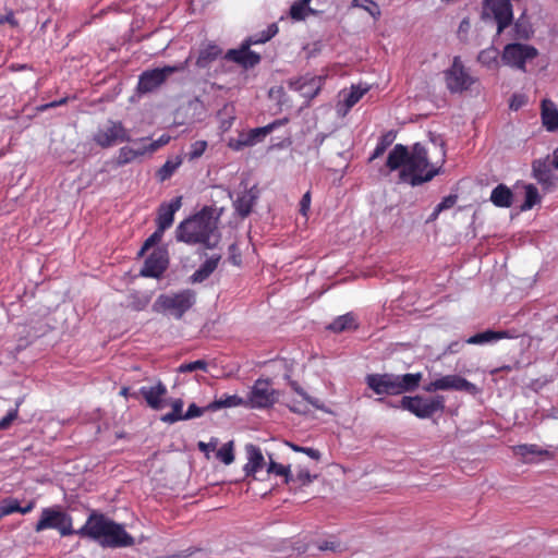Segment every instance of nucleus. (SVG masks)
Returning <instances> with one entry per match:
<instances>
[{"mask_svg":"<svg viewBox=\"0 0 558 558\" xmlns=\"http://www.w3.org/2000/svg\"><path fill=\"white\" fill-rule=\"evenodd\" d=\"M537 54V49L531 45L512 43L505 46L501 61L508 66L525 71L526 61L533 60Z\"/></svg>","mask_w":558,"mask_h":558,"instance_id":"nucleus-11","label":"nucleus"},{"mask_svg":"<svg viewBox=\"0 0 558 558\" xmlns=\"http://www.w3.org/2000/svg\"><path fill=\"white\" fill-rule=\"evenodd\" d=\"M279 28L277 26L276 23H272L270 25H268V27L258 33V34H254L250 37H247L245 40H252V41H256L255 45H258V44H264L268 40H270L272 37L276 36V34L278 33Z\"/></svg>","mask_w":558,"mask_h":558,"instance_id":"nucleus-39","label":"nucleus"},{"mask_svg":"<svg viewBox=\"0 0 558 558\" xmlns=\"http://www.w3.org/2000/svg\"><path fill=\"white\" fill-rule=\"evenodd\" d=\"M49 529L57 530L61 536L77 535V530L73 529L72 517L60 507L44 508L34 526L37 533Z\"/></svg>","mask_w":558,"mask_h":558,"instance_id":"nucleus-7","label":"nucleus"},{"mask_svg":"<svg viewBox=\"0 0 558 558\" xmlns=\"http://www.w3.org/2000/svg\"><path fill=\"white\" fill-rule=\"evenodd\" d=\"M422 373L396 375L391 373L369 374L365 383L376 395L397 396L415 391L422 380Z\"/></svg>","mask_w":558,"mask_h":558,"instance_id":"nucleus-4","label":"nucleus"},{"mask_svg":"<svg viewBox=\"0 0 558 558\" xmlns=\"http://www.w3.org/2000/svg\"><path fill=\"white\" fill-rule=\"evenodd\" d=\"M20 502L15 498L3 499L0 505V515H9L14 512H19Z\"/></svg>","mask_w":558,"mask_h":558,"instance_id":"nucleus-44","label":"nucleus"},{"mask_svg":"<svg viewBox=\"0 0 558 558\" xmlns=\"http://www.w3.org/2000/svg\"><path fill=\"white\" fill-rule=\"evenodd\" d=\"M440 213H441V210H438V207L436 206V207L434 208V211H433V213L430 214V216L428 217L427 222L435 221V220L438 218V216H439V214H440Z\"/></svg>","mask_w":558,"mask_h":558,"instance_id":"nucleus-62","label":"nucleus"},{"mask_svg":"<svg viewBox=\"0 0 558 558\" xmlns=\"http://www.w3.org/2000/svg\"><path fill=\"white\" fill-rule=\"evenodd\" d=\"M352 7L362 8L367 11L375 20L380 16L379 5L373 0H353Z\"/></svg>","mask_w":558,"mask_h":558,"instance_id":"nucleus-41","label":"nucleus"},{"mask_svg":"<svg viewBox=\"0 0 558 558\" xmlns=\"http://www.w3.org/2000/svg\"><path fill=\"white\" fill-rule=\"evenodd\" d=\"M163 233L165 230H160V228L157 227L155 232L145 240L140 253L143 254L145 251L149 250L150 247L159 243L162 239Z\"/></svg>","mask_w":558,"mask_h":558,"instance_id":"nucleus-47","label":"nucleus"},{"mask_svg":"<svg viewBox=\"0 0 558 558\" xmlns=\"http://www.w3.org/2000/svg\"><path fill=\"white\" fill-rule=\"evenodd\" d=\"M68 98H62L60 100H57V101H51L49 104H46V105H43L39 110H46L48 108H56L58 106H61V105H64L66 102Z\"/></svg>","mask_w":558,"mask_h":558,"instance_id":"nucleus-57","label":"nucleus"},{"mask_svg":"<svg viewBox=\"0 0 558 558\" xmlns=\"http://www.w3.org/2000/svg\"><path fill=\"white\" fill-rule=\"evenodd\" d=\"M145 154H147V149H145V146L138 149L129 146H123L119 149L116 162L118 166H124L134 161L136 158L144 156Z\"/></svg>","mask_w":558,"mask_h":558,"instance_id":"nucleus-31","label":"nucleus"},{"mask_svg":"<svg viewBox=\"0 0 558 558\" xmlns=\"http://www.w3.org/2000/svg\"><path fill=\"white\" fill-rule=\"evenodd\" d=\"M171 405V412L166 413L161 416V421L163 423L173 424L179 421H184V412H183V405L184 402L182 399H173L170 402Z\"/></svg>","mask_w":558,"mask_h":558,"instance_id":"nucleus-32","label":"nucleus"},{"mask_svg":"<svg viewBox=\"0 0 558 558\" xmlns=\"http://www.w3.org/2000/svg\"><path fill=\"white\" fill-rule=\"evenodd\" d=\"M541 197L538 194L537 189L530 184L525 187V199L524 203L521 205L522 210H529L533 208L537 203H539Z\"/></svg>","mask_w":558,"mask_h":558,"instance_id":"nucleus-40","label":"nucleus"},{"mask_svg":"<svg viewBox=\"0 0 558 558\" xmlns=\"http://www.w3.org/2000/svg\"><path fill=\"white\" fill-rule=\"evenodd\" d=\"M216 456L225 464H227V465L231 464L234 461L233 442L229 441V442L225 444L217 451Z\"/></svg>","mask_w":558,"mask_h":558,"instance_id":"nucleus-42","label":"nucleus"},{"mask_svg":"<svg viewBox=\"0 0 558 558\" xmlns=\"http://www.w3.org/2000/svg\"><path fill=\"white\" fill-rule=\"evenodd\" d=\"M182 162L183 159L181 156H175L173 158L167 159V161L156 171V179L159 182H165L169 180L179 169Z\"/></svg>","mask_w":558,"mask_h":558,"instance_id":"nucleus-29","label":"nucleus"},{"mask_svg":"<svg viewBox=\"0 0 558 558\" xmlns=\"http://www.w3.org/2000/svg\"><path fill=\"white\" fill-rule=\"evenodd\" d=\"M308 404L310 403H307L303 399H302V401L291 400L288 403V407L294 413L304 414V413H307L310 411Z\"/></svg>","mask_w":558,"mask_h":558,"instance_id":"nucleus-50","label":"nucleus"},{"mask_svg":"<svg viewBox=\"0 0 558 558\" xmlns=\"http://www.w3.org/2000/svg\"><path fill=\"white\" fill-rule=\"evenodd\" d=\"M498 57H499V51L496 47L494 46H490L486 49H483L478 56H477V61L488 68V69H497L498 66Z\"/></svg>","mask_w":558,"mask_h":558,"instance_id":"nucleus-33","label":"nucleus"},{"mask_svg":"<svg viewBox=\"0 0 558 558\" xmlns=\"http://www.w3.org/2000/svg\"><path fill=\"white\" fill-rule=\"evenodd\" d=\"M177 239L187 244H201L205 248H214L220 241L217 219L214 209L205 206L193 217L182 221L175 231Z\"/></svg>","mask_w":558,"mask_h":558,"instance_id":"nucleus-3","label":"nucleus"},{"mask_svg":"<svg viewBox=\"0 0 558 558\" xmlns=\"http://www.w3.org/2000/svg\"><path fill=\"white\" fill-rule=\"evenodd\" d=\"M492 203L497 207L508 208L512 205L513 193L505 184H498L490 194Z\"/></svg>","mask_w":558,"mask_h":558,"instance_id":"nucleus-27","label":"nucleus"},{"mask_svg":"<svg viewBox=\"0 0 558 558\" xmlns=\"http://www.w3.org/2000/svg\"><path fill=\"white\" fill-rule=\"evenodd\" d=\"M378 401L386 402L388 405L393 408L407 410L418 418H428L432 417L435 413L442 412L445 410V397L440 395L433 398H424L422 396H404L398 405L388 402L384 398H379Z\"/></svg>","mask_w":558,"mask_h":558,"instance_id":"nucleus-6","label":"nucleus"},{"mask_svg":"<svg viewBox=\"0 0 558 558\" xmlns=\"http://www.w3.org/2000/svg\"><path fill=\"white\" fill-rule=\"evenodd\" d=\"M533 175L545 189L555 186L557 178L553 173L549 158L536 159L532 163Z\"/></svg>","mask_w":558,"mask_h":558,"instance_id":"nucleus-20","label":"nucleus"},{"mask_svg":"<svg viewBox=\"0 0 558 558\" xmlns=\"http://www.w3.org/2000/svg\"><path fill=\"white\" fill-rule=\"evenodd\" d=\"M457 202L456 195H449L442 198V201L437 205L438 210H446L451 208Z\"/></svg>","mask_w":558,"mask_h":558,"instance_id":"nucleus-54","label":"nucleus"},{"mask_svg":"<svg viewBox=\"0 0 558 558\" xmlns=\"http://www.w3.org/2000/svg\"><path fill=\"white\" fill-rule=\"evenodd\" d=\"M207 410V407L205 408H199L198 405H196L195 403H191L187 408V411L184 412V421L186 420H191V418H195V417H199L202 416Z\"/></svg>","mask_w":558,"mask_h":558,"instance_id":"nucleus-49","label":"nucleus"},{"mask_svg":"<svg viewBox=\"0 0 558 558\" xmlns=\"http://www.w3.org/2000/svg\"><path fill=\"white\" fill-rule=\"evenodd\" d=\"M396 134L392 131H388L379 137L377 145L369 157V161H373L384 155L386 149L393 143Z\"/></svg>","mask_w":558,"mask_h":558,"instance_id":"nucleus-34","label":"nucleus"},{"mask_svg":"<svg viewBox=\"0 0 558 558\" xmlns=\"http://www.w3.org/2000/svg\"><path fill=\"white\" fill-rule=\"evenodd\" d=\"M311 0H298L290 8V16L295 21L304 20L310 13L314 11L310 8Z\"/></svg>","mask_w":558,"mask_h":558,"instance_id":"nucleus-36","label":"nucleus"},{"mask_svg":"<svg viewBox=\"0 0 558 558\" xmlns=\"http://www.w3.org/2000/svg\"><path fill=\"white\" fill-rule=\"evenodd\" d=\"M320 550H331V551H340L341 544L339 542H328L325 541L319 545Z\"/></svg>","mask_w":558,"mask_h":558,"instance_id":"nucleus-55","label":"nucleus"},{"mask_svg":"<svg viewBox=\"0 0 558 558\" xmlns=\"http://www.w3.org/2000/svg\"><path fill=\"white\" fill-rule=\"evenodd\" d=\"M246 453H247V463L244 465V472L247 477H255V474L260 471L265 465V459L262 453V450L254 446V445H247L246 446Z\"/></svg>","mask_w":558,"mask_h":558,"instance_id":"nucleus-21","label":"nucleus"},{"mask_svg":"<svg viewBox=\"0 0 558 558\" xmlns=\"http://www.w3.org/2000/svg\"><path fill=\"white\" fill-rule=\"evenodd\" d=\"M120 395L122 397H124V398H128L129 396H131L130 388L129 387H122L121 390H120ZM132 397H136V395L133 393Z\"/></svg>","mask_w":558,"mask_h":558,"instance_id":"nucleus-63","label":"nucleus"},{"mask_svg":"<svg viewBox=\"0 0 558 558\" xmlns=\"http://www.w3.org/2000/svg\"><path fill=\"white\" fill-rule=\"evenodd\" d=\"M256 195L252 191H244L234 201V209L242 218L247 217L256 202Z\"/></svg>","mask_w":558,"mask_h":558,"instance_id":"nucleus-26","label":"nucleus"},{"mask_svg":"<svg viewBox=\"0 0 558 558\" xmlns=\"http://www.w3.org/2000/svg\"><path fill=\"white\" fill-rule=\"evenodd\" d=\"M189 59L175 65H166L153 70L144 71L140 77L136 90L138 94H147L156 90L167 80V77L175 72H182L186 69Z\"/></svg>","mask_w":558,"mask_h":558,"instance_id":"nucleus-8","label":"nucleus"},{"mask_svg":"<svg viewBox=\"0 0 558 558\" xmlns=\"http://www.w3.org/2000/svg\"><path fill=\"white\" fill-rule=\"evenodd\" d=\"M291 387L304 401H306L316 409L323 410V404L320 403V401L308 396L307 392L296 381H292Z\"/></svg>","mask_w":558,"mask_h":558,"instance_id":"nucleus-43","label":"nucleus"},{"mask_svg":"<svg viewBox=\"0 0 558 558\" xmlns=\"http://www.w3.org/2000/svg\"><path fill=\"white\" fill-rule=\"evenodd\" d=\"M93 140L101 148H108L119 142H131V135L121 121L109 120L104 128L98 129Z\"/></svg>","mask_w":558,"mask_h":558,"instance_id":"nucleus-12","label":"nucleus"},{"mask_svg":"<svg viewBox=\"0 0 558 558\" xmlns=\"http://www.w3.org/2000/svg\"><path fill=\"white\" fill-rule=\"evenodd\" d=\"M168 256L162 250H155L144 262L141 276L147 278H160L168 268Z\"/></svg>","mask_w":558,"mask_h":558,"instance_id":"nucleus-17","label":"nucleus"},{"mask_svg":"<svg viewBox=\"0 0 558 558\" xmlns=\"http://www.w3.org/2000/svg\"><path fill=\"white\" fill-rule=\"evenodd\" d=\"M181 206L182 196H177L169 203H162L157 211V227L165 231L169 229L173 223L174 214L181 208Z\"/></svg>","mask_w":558,"mask_h":558,"instance_id":"nucleus-19","label":"nucleus"},{"mask_svg":"<svg viewBox=\"0 0 558 558\" xmlns=\"http://www.w3.org/2000/svg\"><path fill=\"white\" fill-rule=\"evenodd\" d=\"M483 4L493 14L497 23V34L500 35L513 21L510 0H484Z\"/></svg>","mask_w":558,"mask_h":558,"instance_id":"nucleus-15","label":"nucleus"},{"mask_svg":"<svg viewBox=\"0 0 558 558\" xmlns=\"http://www.w3.org/2000/svg\"><path fill=\"white\" fill-rule=\"evenodd\" d=\"M368 92V87H361L360 85H352L350 92L344 97V104L348 109L356 105L360 99Z\"/></svg>","mask_w":558,"mask_h":558,"instance_id":"nucleus-38","label":"nucleus"},{"mask_svg":"<svg viewBox=\"0 0 558 558\" xmlns=\"http://www.w3.org/2000/svg\"><path fill=\"white\" fill-rule=\"evenodd\" d=\"M207 148V142L206 141H196L191 145V149L189 153L190 159H196L199 158Z\"/></svg>","mask_w":558,"mask_h":558,"instance_id":"nucleus-48","label":"nucleus"},{"mask_svg":"<svg viewBox=\"0 0 558 558\" xmlns=\"http://www.w3.org/2000/svg\"><path fill=\"white\" fill-rule=\"evenodd\" d=\"M215 445L213 444H206V442H203V441H199L198 442V449L203 452H207L211 447L214 448Z\"/></svg>","mask_w":558,"mask_h":558,"instance_id":"nucleus-61","label":"nucleus"},{"mask_svg":"<svg viewBox=\"0 0 558 558\" xmlns=\"http://www.w3.org/2000/svg\"><path fill=\"white\" fill-rule=\"evenodd\" d=\"M311 206V192L307 191L300 201V213L303 216H307V211L310 210Z\"/></svg>","mask_w":558,"mask_h":558,"instance_id":"nucleus-53","label":"nucleus"},{"mask_svg":"<svg viewBox=\"0 0 558 558\" xmlns=\"http://www.w3.org/2000/svg\"><path fill=\"white\" fill-rule=\"evenodd\" d=\"M220 255H213L207 258L197 270L191 276L192 282H203L205 281L218 267L220 262Z\"/></svg>","mask_w":558,"mask_h":558,"instance_id":"nucleus-25","label":"nucleus"},{"mask_svg":"<svg viewBox=\"0 0 558 558\" xmlns=\"http://www.w3.org/2000/svg\"><path fill=\"white\" fill-rule=\"evenodd\" d=\"M267 473L282 476L286 484H291V482H294L290 465L277 463L271 458L267 466Z\"/></svg>","mask_w":558,"mask_h":558,"instance_id":"nucleus-35","label":"nucleus"},{"mask_svg":"<svg viewBox=\"0 0 558 558\" xmlns=\"http://www.w3.org/2000/svg\"><path fill=\"white\" fill-rule=\"evenodd\" d=\"M541 118L544 128L548 132H555L558 130V109L553 100H542Z\"/></svg>","mask_w":558,"mask_h":558,"instance_id":"nucleus-22","label":"nucleus"},{"mask_svg":"<svg viewBox=\"0 0 558 558\" xmlns=\"http://www.w3.org/2000/svg\"><path fill=\"white\" fill-rule=\"evenodd\" d=\"M513 452L515 456L522 457L524 462H530V460L527 459V456H530V454L542 456V454L548 453L547 450L541 449L539 446H537L535 444H531V445L524 444V445L514 446Z\"/></svg>","mask_w":558,"mask_h":558,"instance_id":"nucleus-37","label":"nucleus"},{"mask_svg":"<svg viewBox=\"0 0 558 558\" xmlns=\"http://www.w3.org/2000/svg\"><path fill=\"white\" fill-rule=\"evenodd\" d=\"M293 478L294 482H291L292 484H296L298 486H306L312 483L314 478H316V475L312 476L310 471L304 468L300 469Z\"/></svg>","mask_w":558,"mask_h":558,"instance_id":"nucleus-46","label":"nucleus"},{"mask_svg":"<svg viewBox=\"0 0 558 558\" xmlns=\"http://www.w3.org/2000/svg\"><path fill=\"white\" fill-rule=\"evenodd\" d=\"M438 160L429 158V149L422 143H415L411 149L402 144H396L389 151L386 168L389 172L399 171V181L411 186H420L432 181L441 171L445 163L446 150L441 145Z\"/></svg>","mask_w":558,"mask_h":558,"instance_id":"nucleus-1","label":"nucleus"},{"mask_svg":"<svg viewBox=\"0 0 558 558\" xmlns=\"http://www.w3.org/2000/svg\"><path fill=\"white\" fill-rule=\"evenodd\" d=\"M553 168L558 169V149L554 151V158L550 161Z\"/></svg>","mask_w":558,"mask_h":558,"instance_id":"nucleus-64","label":"nucleus"},{"mask_svg":"<svg viewBox=\"0 0 558 558\" xmlns=\"http://www.w3.org/2000/svg\"><path fill=\"white\" fill-rule=\"evenodd\" d=\"M170 141V136L167 134H162L158 140L153 141L149 145L145 146L147 153H155L160 147L167 145Z\"/></svg>","mask_w":558,"mask_h":558,"instance_id":"nucleus-51","label":"nucleus"},{"mask_svg":"<svg viewBox=\"0 0 558 558\" xmlns=\"http://www.w3.org/2000/svg\"><path fill=\"white\" fill-rule=\"evenodd\" d=\"M302 452L306 453L308 457H311L314 460H319V458H320V452L314 448L304 447V448H302Z\"/></svg>","mask_w":558,"mask_h":558,"instance_id":"nucleus-56","label":"nucleus"},{"mask_svg":"<svg viewBox=\"0 0 558 558\" xmlns=\"http://www.w3.org/2000/svg\"><path fill=\"white\" fill-rule=\"evenodd\" d=\"M2 22H8L9 24H11L12 26H15L17 24L15 17H14V14L12 12H10L4 20H0V23Z\"/></svg>","mask_w":558,"mask_h":558,"instance_id":"nucleus-60","label":"nucleus"},{"mask_svg":"<svg viewBox=\"0 0 558 558\" xmlns=\"http://www.w3.org/2000/svg\"><path fill=\"white\" fill-rule=\"evenodd\" d=\"M287 119L275 120L274 122L262 126L251 129L248 132L239 133L238 137H231L228 141V147L234 151L243 150L246 147H252L257 143L263 142L275 129L283 125Z\"/></svg>","mask_w":558,"mask_h":558,"instance_id":"nucleus-10","label":"nucleus"},{"mask_svg":"<svg viewBox=\"0 0 558 558\" xmlns=\"http://www.w3.org/2000/svg\"><path fill=\"white\" fill-rule=\"evenodd\" d=\"M19 414L17 407L10 410L4 417L0 420V429H7L16 420Z\"/></svg>","mask_w":558,"mask_h":558,"instance_id":"nucleus-52","label":"nucleus"},{"mask_svg":"<svg viewBox=\"0 0 558 558\" xmlns=\"http://www.w3.org/2000/svg\"><path fill=\"white\" fill-rule=\"evenodd\" d=\"M222 53L219 46L215 44H207L202 47L196 60V65L201 69L208 68L215 60H217Z\"/></svg>","mask_w":558,"mask_h":558,"instance_id":"nucleus-24","label":"nucleus"},{"mask_svg":"<svg viewBox=\"0 0 558 558\" xmlns=\"http://www.w3.org/2000/svg\"><path fill=\"white\" fill-rule=\"evenodd\" d=\"M278 399V392L271 387L269 379H257L250 392L248 403L251 408L265 409L272 407Z\"/></svg>","mask_w":558,"mask_h":558,"instance_id":"nucleus-14","label":"nucleus"},{"mask_svg":"<svg viewBox=\"0 0 558 558\" xmlns=\"http://www.w3.org/2000/svg\"><path fill=\"white\" fill-rule=\"evenodd\" d=\"M196 303V292L184 289L174 293L160 294L153 308L157 313L168 314L175 319H181Z\"/></svg>","mask_w":558,"mask_h":558,"instance_id":"nucleus-5","label":"nucleus"},{"mask_svg":"<svg viewBox=\"0 0 558 558\" xmlns=\"http://www.w3.org/2000/svg\"><path fill=\"white\" fill-rule=\"evenodd\" d=\"M462 348V344L458 341H454V342H451L449 345H448V351L450 353H458Z\"/></svg>","mask_w":558,"mask_h":558,"instance_id":"nucleus-59","label":"nucleus"},{"mask_svg":"<svg viewBox=\"0 0 558 558\" xmlns=\"http://www.w3.org/2000/svg\"><path fill=\"white\" fill-rule=\"evenodd\" d=\"M34 508H35V501L31 500V501H28V504L26 506H24V507L20 506L19 512L22 514H26V513H29Z\"/></svg>","mask_w":558,"mask_h":558,"instance_id":"nucleus-58","label":"nucleus"},{"mask_svg":"<svg viewBox=\"0 0 558 558\" xmlns=\"http://www.w3.org/2000/svg\"><path fill=\"white\" fill-rule=\"evenodd\" d=\"M246 402L241 397H239L236 395H231V396L225 395V396L220 397L219 399H216L213 402H210L207 405V410L214 412V411L220 410L222 408H233V407L243 405Z\"/></svg>","mask_w":558,"mask_h":558,"instance_id":"nucleus-30","label":"nucleus"},{"mask_svg":"<svg viewBox=\"0 0 558 558\" xmlns=\"http://www.w3.org/2000/svg\"><path fill=\"white\" fill-rule=\"evenodd\" d=\"M426 392H435L438 390H454V391H465L470 395H475L478 392V388L473 383L469 381L464 377L460 375H446L440 378H437L423 388Z\"/></svg>","mask_w":558,"mask_h":558,"instance_id":"nucleus-13","label":"nucleus"},{"mask_svg":"<svg viewBox=\"0 0 558 558\" xmlns=\"http://www.w3.org/2000/svg\"><path fill=\"white\" fill-rule=\"evenodd\" d=\"M256 41L243 40L238 49H230L225 54V59L232 61L244 69H252L260 62V56L251 50Z\"/></svg>","mask_w":558,"mask_h":558,"instance_id":"nucleus-16","label":"nucleus"},{"mask_svg":"<svg viewBox=\"0 0 558 558\" xmlns=\"http://www.w3.org/2000/svg\"><path fill=\"white\" fill-rule=\"evenodd\" d=\"M81 538L98 542L102 547L122 548L134 545V538L123 525L108 519L105 514L93 511L83 526L77 530Z\"/></svg>","mask_w":558,"mask_h":558,"instance_id":"nucleus-2","label":"nucleus"},{"mask_svg":"<svg viewBox=\"0 0 558 558\" xmlns=\"http://www.w3.org/2000/svg\"><path fill=\"white\" fill-rule=\"evenodd\" d=\"M444 76L446 86L451 94H461L470 89L476 82L459 56L453 58L451 66L444 72Z\"/></svg>","mask_w":558,"mask_h":558,"instance_id":"nucleus-9","label":"nucleus"},{"mask_svg":"<svg viewBox=\"0 0 558 558\" xmlns=\"http://www.w3.org/2000/svg\"><path fill=\"white\" fill-rule=\"evenodd\" d=\"M508 338L507 331H495V330H485L483 332L475 333L465 340L468 344H484L497 340H501Z\"/></svg>","mask_w":558,"mask_h":558,"instance_id":"nucleus-28","label":"nucleus"},{"mask_svg":"<svg viewBox=\"0 0 558 558\" xmlns=\"http://www.w3.org/2000/svg\"><path fill=\"white\" fill-rule=\"evenodd\" d=\"M207 371V363L204 360H197L190 363H183L179 366L178 372L179 373H191L194 371Z\"/></svg>","mask_w":558,"mask_h":558,"instance_id":"nucleus-45","label":"nucleus"},{"mask_svg":"<svg viewBox=\"0 0 558 558\" xmlns=\"http://www.w3.org/2000/svg\"><path fill=\"white\" fill-rule=\"evenodd\" d=\"M359 324L356 322V316L353 313H347L344 315H340L335 318L328 326L327 329L340 333L343 331L355 330L357 329Z\"/></svg>","mask_w":558,"mask_h":558,"instance_id":"nucleus-23","label":"nucleus"},{"mask_svg":"<svg viewBox=\"0 0 558 558\" xmlns=\"http://www.w3.org/2000/svg\"><path fill=\"white\" fill-rule=\"evenodd\" d=\"M138 393L145 399L147 405L153 410H161L165 407V397L168 393L166 385L158 380L155 386L140 388Z\"/></svg>","mask_w":558,"mask_h":558,"instance_id":"nucleus-18","label":"nucleus"}]
</instances>
